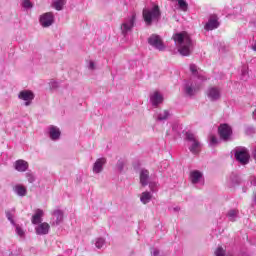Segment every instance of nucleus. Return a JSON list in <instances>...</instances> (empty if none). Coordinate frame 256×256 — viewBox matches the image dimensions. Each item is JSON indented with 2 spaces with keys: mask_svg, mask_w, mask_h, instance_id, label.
Segmentation results:
<instances>
[{
  "mask_svg": "<svg viewBox=\"0 0 256 256\" xmlns=\"http://www.w3.org/2000/svg\"><path fill=\"white\" fill-rule=\"evenodd\" d=\"M65 5H67V0H52L51 2V6L56 11H63Z\"/></svg>",
  "mask_w": 256,
  "mask_h": 256,
  "instance_id": "b1692460",
  "label": "nucleus"
},
{
  "mask_svg": "<svg viewBox=\"0 0 256 256\" xmlns=\"http://www.w3.org/2000/svg\"><path fill=\"white\" fill-rule=\"evenodd\" d=\"M107 165V158L101 157L97 158L96 161L92 164V173L93 175H101Z\"/></svg>",
  "mask_w": 256,
  "mask_h": 256,
  "instance_id": "9b49d317",
  "label": "nucleus"
},
{
  "mask_svg": "<svg viewBox=\"0 0 256 256\" xmlns=\"http://www.w3.org/2000/svg\"><path fill=\"white\" fill-rule=\"evenodd\" d=\"M25 177H26L28 183H35V175H33V173L27 172L25 174Z\"/></svg>",
  "mask_w": 256,
  "mask_h": 256,
  "instance_id": "f704fd0d",
  "label": "nucleus"
},
{
  "mask_svg": "<svg viewBox=\"0 0 256 256\" xmlns=\"http://www.w3.org/2000/svg\"><path fill=\"white\" fill-rule=\"evenodd\" d=\"M218 133L222 141H229L231 135H233V128L229 124H220L218 127Z\"/></svg>",
  "mask_w": 256,
  "mask_h": 256,
  "instance_id": "9d476101",
  "label": "nucleus"
},
{
  "mask_svg": "<svg viewBox=\"0 0 256 256\" xmlns=\"http://www.w3.org/2000/svg\"><path fill=\"white\" fill-rule=\"evenodd\" d=\"M242 73L243 75H247V70L243 71Z\"/></svg>",
  "mask_w": 256,
  "mask_h": 256,
  "instance_id": "c03bdc74",
  "label": "nucleus"
},
{
  "mask_svg": "<svg viewBox=\"0 0 256 256\" xmlns=\"http://www.w3.org/2000/svg\"><path fill=\"white\" fill-rule=\"evenodd\" d=\"M234 155L236 161H238V163H240L241 165H247V163H249V150H247L246 148H237Z\"/></svg>",
  "mask_w": 256,
  "mask_h": 256,
  "instance_id": "1a4fd4ad",
  "label": "nucleus"
},
{
  "mask_svg": "<svg viewBox=\"0 0 256 256\" xmlns=\"http://www.w3.org/2000/svg\"><path fill=\"white\" fill-rule=\"evenodd\" d=\"M190 181L193 185L203 183V173L198 170H193L190 172Z\"/></svg>",
  "mask_w": 256,
  "mask_h": 256,
  "instance_id": "aec40b11",
  "label": "nucleus"
},
{
  "mask_svg": "<svg viewBox=\"0 0 256 256\" xmlns=\"http://www.w3.org/2000/svg\"><path fill=\"white\" fill-rule=\"evenodd\" d=\"M170 211H172L173 213H179L181 211V208L179 206H172L169 208Z\"/></svg>",
  "mask_w": 256,
  "mask_h": 256,
  "instance_id": "4c0bfd02",
  "label": "nucleus"
},
{
  "mask_svg": "<svg viewBox=\"0 0 256 256\" xmlns=\"http://www.w3.org/2000/svg\"><path fill=\"white\" fill-rule=\"evenodd\" d=\"M51 215L50 223L52 227H57L63 223V210L55 209L51 212Z\"/></svg>",
  "mask_w": 256,
  "mask_h": 256,
  "instance_id": "4468645a",
  "label": "nucleus"
},
{
  "mask_svg": "<svg viewBox=\"0 0 256 256\" xmlns=\"http://www.w3.org/2000/svg\"><path fill=\"white\" fill-rule=\"evenodd\" d=\"M214 253L216 256H227V254L225 253V248H223V246H218Z\"/></svg>",
  "mask_w": 256,
  "mask_h": 256,
  "instance_id": "7c9ffc66",
  "label": "nucleus"
},
{
  "mask_svg": "<svg viewBox=\"0 0 256 256\" xmlns=\"http://www.w3.org/2000/svg\"><path fill=\"white\" fill-rule=\"evenodd\" d=\"M148 43L151 47H153V49H156L157 51H165L166 49L165 43L159 35H151L148 38Z\"/></svg>",
  "mask_w": 256,
  "mask_h": 256,
  "instance_id": "0eeeda50",
  "label": "nucleus"
},
{
  "mask_svg": "<svg viewBox=\"0 0 256 256\" xmlns=\"http://www.w3.org/2000/svg\"><path fill=\"white\" fill-rule=\"evenodd\" d=\"M14 169L18 171V173H25L29 169V162L23 159L16 160L14 162Z\"/></svg>",
  "mask_w": 256,
  "mask_h": 256,
  "instance_id": "a211bd4d",
  "label": "nucleus"
},
{
  "mask_svg": "<svg viewBox=\"0 0 256 256\" xmlns=\"http://www.w3.org/2000/svg\"><path fill=\"white\" fill-rule=\"evenodd\" d=\"M6 217H7L8 221H10V223L12 225H15V221L13 220V214H11V212H7L6 213Z\"/></svg>",
  "mask_w": 256,
  "mask_h": 256,
  "instance_id": "e433bc0d",
  "label": "nucleus"
},
{
  "mask_svg": "<svg viewBox=\"0 0 256 256\" xmlns=\"http://www.w3.org/2000/svg\"><path fill=\"white\" fill-rule=\"evenodd\" d=\"M169 118V111L163 110L157 116L158 121H165V119Z\"/></svg>",
  "mask_w": 256,
  "mask_h": 256,
  "instance_id": "c85d7f7f",
  "label": "nucleus"
},
{
  "mask_svg": "<svg viewBox=\"0 0 256 256\" xmlns=\"http://www.w3.org/2000/svg\"><path fill=\"white\" fill-rule=\"evenodd\" d=\"M123 165H125V164L123 163V161H119V162L117 163V167H118L119 171H122V170H123Z\"/></svg>",
  "mask_w": 256,
  "mask_h": 256,
  "instance_id": "ea45409f",
  "label": "nucleus"
},
{
  "mask_svg": "<svg viewBox=\"0 0 256 256\" xmlns=\"http://www.w3.org/2000/svg\"><path fill=\"white\" fill-rule=\"evenodd\" d=\"M140 184L142 187H147V185H149V170L142 169L140 171Z\"/></svg>",
  "mask_w": 256,
  "mask_h": 256,
  "instance_id": "4be33fe9",
  "label": "nucleus"
},
{
  "mask_svg": "<svg viewBox=\"0 0 256 256\" xmlns=\"http://www.w3.org/2000/svg\"><path fill=\"white\" fill-rule=\"evenodd\" d=\"M13 192L17 197H27V186L23 184H15L13 187Z\"/></svg>",
  "mask_w": 256,
  "mask_h": 256,
  "instance_id": "412c9836",
  "label": "nucleus"
},
{
  "mask_svg": "<svg viewBox=\"0 0 256 256\" xmlns=\"http://www.w3.org/2000/svg\"><path fill=\"white\" fill-rule=\"evenodd\" d=\"M152 199H153V193L149 191H144L140 194V202L142 205H147L151 203Z\"/></svg>",
  "mask_w": 256,
  "mask_h": 256,
  "instance_id": "5701e85b",
  "label": "nucleus"
},
{
  "mask_svg": "<svg viewBox=\"0 0 256 256\" xmlns=\"http://www.w3.org/2000/svg\"><path fill=\"white\" fill-rule=\"evenodd\" d=\"M239 215V210L232 209L227 213L229 221H236Z\"/></svg>",
  "mask_w": 256,
  "mask_h": 256,
  "instance_id": "a878e982",
  "label": "nucleus"
},
{
  "mask_svg": "<svg viewBox=\"0 0 256 256\" xmlns=\"http://www.w3.org/2000/svg\"><path fill=\"white\" fill-rule=\"evenodd\" d=\"M46 135L50 141H59L61 139V128H59V126L50 125L47 127Z\"/></svg>",
  "mask_w": 256,
  "mask_h": 256,
  "instance_id": "f8f14e48",
  "label": "nucleus"
},
{
  "mask_svg": "<svg viewBox=\"0 0 256 256\" xmlns=\"http://www.w3.org/2000/svg\"><path fill=\"white\" fill-rule=\"evenodd\" d=\"M253 201L256 204V195H254Z\"/></svg>",
  "mask_w": 256,
  "mask_h": 256,
  "instance_id": "37998d69",
  "label": "nucleus"
},
{
  "mask_svg": "<svg viewBox=\"0 0 256 256\" xmlns=\"http://www.w3.org/2000/svg\"><path fill=\"white\" fill-rule=\"evenodd\" d=\"M148 184H149V189L151 193H155L157 191V187H159L157 182H148Z\"/></svg>",
  "mask_w": 256,
  "mask_h": 256,
  "instance_id": "c9c22d12",
  "label": "nucleus"
},
{
  "mask_svg": "<svg viewBox=\"0 0 256 256\" xmlns=\"http://www.w3.org/2000/svg\"><path fill=\"white\" fill-rule=\"evenodd\" d=\"M241 183V179H239V176L233 174L228 179V186L229 187H235L236 185H239Z\"/></svg>",
  "mask_w": 256,
  "mask_h": 256,
  "instance_id": "393cba45",
  "label": "nucleus"
},
{
  "mask_svg": "<svg viewBox=\"0 0 256 256\" xmlns=\"http://www.w3.org/2000/svg\"><path fill=\"white\" fill-rule=\"evenodd\" d=\"M219 27V18L217 16H211L208 22L205 24L204 29L206 31H213Z\"/></svg>",
  "mask_w": 256,
  "mask_h": 256,
  "instance_id": "6ab92c4d",
  "label": "nucleus"
},
{
  "mask_svg": "<svg viewBox=\"0 0 256 256\" xmlns=\"http://www.w3.org/2000/svg\"><path fill=\"white\" fill-rule=\"evenodd\" d=\"M43 217H45V211L42 209H36L31 217L32 225H39L40 223H43Z\"/></svg>",
  "mask_w": 256,
  "mask_h": 256,
  "instance_id": "f3484780",
  "label": "nucleus"
},
{
  "mask_svg": "<svg viewBox=\"0 0 256 256\" xmlns=\"http://www.w3.org/2000/svg\"><path fill=\"white\" fill-rule=\"evenodd\" d=\"M163 94L159 91H154L150 94V103L153 107H158L163 103Z\"/></svg>",
  "mask_w": 256,
  "mask_h": 256,
  "instance_id": "dca6fc26",
  "label": "nucleus"
},
{
  "mask_svg": "<svg viewBox=\"0 0 256 256\" xmlns=\"http://www.w3.org/2000/svg\"><path fill=\"white\" fill-rule=\"evenodd\" d=\"M250 183H251V185H254V187H256V177L255 176L250 177Z\"/></svg>",
  "mask_w": 256,
  "mask_h": 256,
  "instance_id": "58836bf2",
  "label": "nucleus"
},
{
  "mask_svg": "<svg viewBox=\"0 0 256 256\" xmlns=\"http://www.w3.org/2000/svg\"><path fill=\"white\" fill-rule=\"evenodd\" d=\"M21 5L24 9H33V3H31V0H22Z\"/></svg>",
  "mask_w": 256,
  "mask_h": 256,
  "instance_id": "2f4dec72",
  "label": "nucleus"
},
{
  "mask_svg": "<svg viewBox=\"0 0 256 256\" xmlns=\"http://www.w3.org/2000/svg\"><path fill=\"white\" fill-rule=\"evenodd\" d=\"M206 97L208 101H219L221 99V88L216 86H210L206 90Z\"/></svg>",
  "mask_w": 256,
  "mask_h": 256,
  "instance_id": "ddd939ff",
  "label": "nucleus"
},
{
  "mask_svg": "<svg viewBox=\"0 0 256 256\" xmlns=\"http://www.w3.org/2000/svg\"><path fill=\"white\" fill-rule=\"evenodd\" d=\"M151 254H152L153 256H159V250H158V249H153V250L151 251Z\"/></svg>",
  "mask_w": 256,
  "mask_h": 256,
  "instance_id": "a19ab883",
  "label": "nucleus"
},
{
  "mask_svg": "<svg viewBox=\"0 0 256 256\" xmlns=\"http://www.w3.org/2000/svg\"><path fill=\"white\" fill-rule=\"evenodd\" d=\"M252 50L256 51V41L252 44Z\"/></svg>",
  "mask_w": 256,
  "mask_h": 256,
  "instance_id": "79ce46f5",
  "label": "nucleus"
},
{
  "mask_svg": "<svg viewBox=\"0 0 256 256\" xmlns=\"http://www.w3.org/2000/svg\"><path fill=\"white\" fill-rule=\"evenodd\" d=\"M86 69L89 71H95V69H97V63L91 59L86 60Z\"/></svg>",
  "mask_w": 256,
  "mask_h": 256,
  "instance_id": "bb28decb",
  "label": "nucleus"
},
{
  "mask_svg": "<svg viewBox=\"0 0 256 256\" xmlns=\"http://www.w3.org/2000/svg\"><path fill=\"white\" fill-rule=\"evenodd\" d=\"M170 1H177V0H170Z\"/></svg>",
  "mask_w": 256,
  "mask_h": 256,
  "instance_id": "a18cd8bd",
  "label": "nucleus"
},
{
  "mask_svg": "<svg viewBox=\"0 0 256 256\" xmlns=\"http://www.w3.org/2000/svg\"><path fill=\"white\" fill-rule=\"evenodd\" d=\"M34 229L36 235H49V231H51V225L47 222H40V224H36Z\"/></svg>",
  "mask_w": 256,
  "mask_h": 256,
  "instance_id": "2eb2a0df",
  "label": "nucleus"
},
{
  "mask_svg": "<svg viewBox=\"0 0 256 256\" xmlns=\"http://www.w3.org/2000/svg\"><path fill=\"white\" fill-rule=\"evenodd\" d=\"M18 99L23 101L25 107H29L35 99V93L32 90H21L18 93Z\"/></svg>",
  "mask_w": 256,
  "mask_h": 256,
  "instance_id": "6e6552de",
  "label": "nucleus"
},
{
  "mask_svg": "<svg viewBox=\"0 0 256 256\" xmlns=\"http://www.w3.org/2000/svg\"><path fill=\"white\" fill-rule=\"evenodd\" d=\"M190 71L194 77H197V81L186 82L183 91L187 97H195V95L201 91V83L207 81V77H205V72L199 69L195 64L190 65Z\"/></svg>",
  "mask_w": 256,
  "mask_h": 256,
  "instance_id": "f257e3e1",
  "label": "nucleus"
},
{
  "mask_svg": "<svg viewBox=\"0 0 256 256\" xmlns=\"http://www.w3.org/2000/svg\"><path fill=\"white\" fill-rule=\"evenodd\" d=\"M172 39L175 42L180 55L183 57H189V55H191V52L193 51V41L191 40L189 33H176L173 35Z\"/></svg>",
  "mask_w": 256,
  "mask_h": 256,
  "instance_id": "f03ea898",
  "label": "nucleus"
},
{
  "mask_svg": "<svg viewBox=\"0 0 256 256\" xmlns=\"http://www.w3.org/2000/svg\"><path fill=\"white\" fill-rule=\"evenodd\" d=\"M136 20L137 17L135 16V14H132L123 20V22L120 25V33L123 37H127L129 33L133 32Z\"/></svg>",
  "mask_w": 256,
  "mask_h": 256,
  "instance_id": "20e7f679",
  "label": "nucleus"
},
{
  "mask_svg": "<svg viewBox=\"0 0 256 256\" xmlns=\"http://www.w3.org/2000/svg\"><path fill=\"white\" fill-rule=\"evenodd\" d=\"M55 23V14L53 12H46L39 16V24L44 29L51 27Z\"/></svg>",
  "mask_w": 256,
  "mask_h": 256,
  "instance_id": "423d86ee",
  "label": "nucleus"
},
{
  "mask_svg": "<svg viewBox=\"0 0 256 256\" xmlns=\"http://www.w3.org/2000/svg\"><path fill=\"white\" fill-rule=\"evenodd\" d=\"M160 17L161 11H159V6L157 5L143 10V19L146 25H151L152 23H155V21H159Z\"/></svg>",
  "mask_w": 256,
  "mask_h": 256,
  "instance_id": "7ed1b4c3",
  "label": "nucleus"
},
{
  "mask_svg": "<svg viewBox=\"0 0 256 256\" xmlns=\"http://www.w3.org/2000/svg\"><path fill=\"white\" fill-rule=\"evenodd\" d=\"M16 235L21 239H25V230L20 225H16Z\"/></svg>",
  "mask_w": 256,
  "mask_h": 256,
  "instance_id": "c756f323",
  "label": "nucleus"
},
{
  "mask_svg": "<svg viewBox=\"0 0 256 256\" xmlns=\"http://www.w3.org/2000/svg\"><path fill=\"white\" fill-rule=\"evenodd\" d=\"M186 139L188 141V149L190 153L197 155V153L201 151V142H199V139L197 138V136L192 132H187Z\"/></svg>",
  "mask_w": 256,
  "mask_h": 256,
  "instance_id": "39448f33",
  "label": "nucleus"
},
{
  "mask_svg": "<svg viewBox=\"0 0 256 256\" xmlns=\"http://www.w3.org/2000/svg\"><path fill=\"white\" fill-rule=\"evenodd\" d=\"M210 146L215 147V145H219V139L215 135H210L209 137Z\"/></svg>",
  "mask_w": 256,
  "mask_h": 256,
  "instance_id": "72a5a7b5",
  "label": "nucleus"
},
{
  "mask_svg": "<svg viewBox=\"0 0 256 256\" xmlns=\"http://www.w3.org/2000/svg\"><path fill=\"white\" fill-rule=\"evenodd\" d=\"M176 1L182 11H187V7H188L187 1L185 0H176Z\"/></svg>",
  "mask_w": 256,
  "mask_h": 256,
  "instance_id": "473e14b6",
  "label": "nucleus"
},
{
  "mask_svg": "<svg viewBox=\"0 0 256 256\" xmlns=\"http://www.w3.org/2000/svg\"><path fill=\"white\" fill-rule=\"evenodd\" d=\"M95 247L97 249H103L105 246V238L99 237L94 240Z\"/></svg>",
  "mask_w": 256,
  "mask_h": 256,
  "instance_id": "cd10ccee",
  "label": "nucleus"
}]
</instances>
